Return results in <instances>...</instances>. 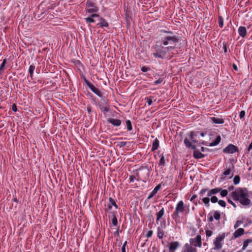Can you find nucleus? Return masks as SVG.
Returning <instances> with one entry per match:
<instances>
[{"label": "nucleus", "instance_id": "36", "mask_svg": "<svg viewBox=\"0 0 252 252\" xmlns=\"http://www.w3.org/2000/svg\"><path fill=\"white\" fill-rule=\"evenodd\" d=\"M112 206L110 204H108L106 205V208H105V211L107 213L111 212L112 211Z\"/></svg>", "mask_w": 252, "mask_h": 252}, {"label": "nucleus", "instance_id": "17", "mask_svg": "<svg viewBox=\"0 0 252 252\" xmlns=\"http://www.w3.org/2000/svg\"><path fill=\"white\" fill-rule=\"evenodd\" d=\"M245 230L242 228H240L237 229L233 234V236L234 238H238L243 234H244Z\"/></svg>", "mask_w": 252, "mask_h": 252}, {"label": "nucleus", "instance_id": "9", "mask_svg": "<svg viewBox=\"0 0 252 252\" xmlns=\"http://www.w3.org/2000/svg\"><path fill=\"white\" fill-rule=\"evenodd\" d=\"M140 170L142 172L140 174L139 173H136V176L137 177V180H142L144 181L145 180H147L149 176V171L146 169H140Z\"/></svg>", "mask_w": 252, "mask_h": 252}, {"label": "nucleus", "instance_id": "46", "mask_svg": "<svg viewBox=\"0 0 252 252\" xmlns=\"http://www.w3.org/2000/svg\"><path fill=\"white\" fill-rule=\"evenodd\" d=\"M6 63V60L5 59L2 61V62L0 66V71L3 69Z\"/></svg>", "mask_w": 252, "mask_h": 252}, {"label": "nucleus", "instance_id": "11", "mask_svg": "<svg viewBox=\"0 0 252 252\" xmlns=\"http://www.w3.org/2000/svg\"><path fill=\"white\" fill-rule=\"evenodd\" d=\"M239 150L238 148L232 144H229L223 150V152L227 154H233Z\"/></svg>", "mask_w": 252, "mask_h": 252}, {"label": "nucleus", "instance_id": "26", "mask_svg": "<svg viewBox=\"0 0 252 252\" xmlns=\"http://www.w3.org/2000/svg\"><path fill=\"white\" fill-rule=\"evenodd\" d=\"M209 197L210 196H207V197H203L202 198V202L205 204V205L206 207H207L210 206V203H209V202H210V198H209Z\"/></svg>", "mask_w": 252, "mask_h": 252}, {"label": "nucleus", "instance_id": "13", "mask_svg": "<svg viewBox=\"0 0 252 252\" xmlns=\"http://www.w3.org/2000/svg\"><path fill=\"white\" fill-rule=\"evenodd\" d=\"M179 243L178 241L171 242L169 244V250L171 252H174L179 247Z\"/></svg>", "mask_w": 252, "mask_h": 252}, {"label": "nucleus", "instance_id": "5", "mask_svg": "<svg viewBox=\"0 0 252 252\" xmlns=\"http://www.w3.org/2000/svg\"><path fill=\"white\" fill-rule=\"evenodd\" d=\"M186 206L184 204L182 200L179 201L176 204L175 210L172 214L171 216L174 220L179 217L180 213H183L186 210Z\"/></svg>", "mask_w": 252, "mask_h": 252}, {"label": "nucleus", "instance_id": "10", "mask_svg": "<svg viewBox=\"0 0 252 252\" xmlns=\"http://www.w3.org/2000/svg\"><path fill=\"white\" fill-rule=\"evenodd\" d=\"M234 167L233 165H232V169L228 168L224 170L222 174L220 177V180L221 181H224L226 179L227 176L230 175V176L228 178L229 179H231L233 176V170Z\"/></svg>", "mask_w": 252, "mask_h": 252}, {"label": "nucleus", "instance_id": "6", "mask_svg": "<svg viewBox=\"0 0 252 252\" xmlns=\"http://www.w3.org/2000/svg\"><path fill=\"white\" fill-rule=\"evenodd\" d=\"M226 236L225 233L220 234L214 240L215 250H220L222 248L223 240Z\"/></svg>", "mask_w": 252, "mask_h": 252}, {"label": "nucleus", "instance_id": "7", "mask_svg": "<svg viewBox=\"0 0 252 252\" xmlns=\"http://www.w3.org/2000/svg\"><path fill=\"white\" fill-rule=\"evenodd\" d=\"M189 242V244L195 248L196 247L201 248L202 247L201 237L200 235H196L194 238H190Z\"/></svg>", "mask_w": 252, "mask_h": 252}, {"label": "nucleus", "instance_id": "52", "mask_svg": "<svg viewBox=\"0 0 252 252\" xmlns=\"http://www.w3.org/2000/svg\"><path fill=\"white\" fill-rule=\"evenodd\" d=\"M223 45V49L224 50V52L226 53L227 52V45L225 42H223L222 43Z\"/></svg>", "mask_w": 252, "mask_h": 252}, {"label": "nucleus", "instance_id": "58", "mask_svg": "<svg viewBox=\"0 0 252 252\" xmlns=\"http://www.w3.org/2000/svg\"><path fill=\"white\" fill-rule=\"evenodd\" d=\"M12 109L14 112H16L17 110V107L15 104H13L12 106Z\"/></svg>", "mask_w": 252, "mask_h": 252}, {"label": "nucleus", "instance_id": "24", "mask_svg": "<svg viewBox=\"0 0 252 252\" xmlns=\"http://www.w3.org/2000/svg\"><path fill=\"white\" fill-rule=\"evenodd\" d=\"M35 66L34 64H31L29 66L28 71H29V73H30V76L31 80L33 79V72L35 70Z\"/></svg>", "mask_w": 252, "mask_h": 252}, {"label": "nucleus", "instance_id": "21", "mask_svg": "<svg viewBox=\"0 0 252 252\" xmlns=\"http://www.w3.org/2000/svg\"><path fill=\"white\" fill-rule=\"evenodd\" d=\"M159 142L157 138H156L152 143V151H155L157 150L159 147Z\"/></svg>", "mask_w": 252, "mask_h": 252}, {"label": "nucleus", "instance_id": "2", "mask_svg": "<svg viewBox=\"0 0 252 252\" xmlns=\"http://www.w3.org/2000/svg\"><path fill=\"white\" fill-rule=\"evenodd\" d=\"M251 192L246 188L238 187L229 194V196L236 201L244 206H249L251 201L250 198Z\"/></svg>", "mask_w": 252, "mask_h": 252}, {"label": "nucleus", "instance_id": "31", "mask_svg": "<svg viewBox=\"0 0 252 252\" xmlns=\"http://www.w3.org/2000/svg\"><path fill=\"white\" fill-rule=\"evenodd\" d=\"M109 203L110 204H111L112 206H114L115 209H118V206L117 205V204H116L115 200L112 198V197H109Z\"/></svg>", "mask_w": 252, "mask_h": 252}, {"label": "nucleus", "instance_id": "23", "mask_svg": "<svg viewBox=\"0 0 252 252\" xmlns=\"http://www.w3.org/2000/svg\"><path fill=\"white\" fill-rule=\"evenodd\" d=\"M97 25H99V26L101 28L108 27L109 26V24L108 22L106 21V20H105L102 17L100 18L99 23L97 24Z\"/></svg>", "mask_w": 252, "mask_h": 252}, {"label": "nucleus", "instance_id": "50", "mask_svg": "<svg viewBox=\"0 0 252 252\" xmlns=\"http://www.w3.org/2000/svg\"><path fill=\"white\" fill-rule=\"evenodd\" d=\"M163 81V79L162 78H160L156 81L154 82L155 85H158V84L161 83Z\"/></svg>", "mask_w": 252, "mask_h": 252}, {"label": "nucleus", "instance_id": "61", "mask_svg": "<svg viewBox=\"0 0 252 252\" xmlns=\"http://www.w3.org/2000/svg\"><path fill=\"white\" fill-rule=\"evenodd\" d=\"M233 69H234L235 70H236V71H237V70H238V68H237V67L236 65V64H233Z\"/></svg>", "mask_w": 252, "mask_h": 252}, {"label": "nucleus", "instance_id": "3", "mask_svg": "<svg viewBox=\"0 0 252 252\" xmlns=\"http://www.w3.org/2000/svg\"><path fill=\"white\" fill-rule=\"evenodd\" d=\"M220 192V194L221 197L226 196L228 194V190L226 189H222L220 188H216L212 189H209L208 188H204L201 189L199 192V194L201 197H203L204 193H207V196H211L212 195L216 194Z\"/></svg>", "mask_w": 252, "mask_h": 252}, {"label": "nucleus", "instance_id": "59", "mask_svg": "<svg viewBox=\"0 0 252 252\" xmlns=\"http://www.w3.org/2000/svg\"><path fill=\"white\" fill-rule=\"evenodd\" d=\"M252 149V143H251V144L249 145V146L248 147L247 151L248 152H250Z\"/></svg>", "mask_w": 252, "mask_h": 252}, {"label": "nucleus", "instance_id": "41", "mask_svg": "<svg viewBox=\"0 0 252 252\" xmlns=\"http://www.w3.org/2000/svg\"><path fill=\"white\" fill-rule=\"evenodd\" d=\"M243 223V221L242 220H237L235 222V224L234 225V228L236 229L238 228L241 224Z\"/></svg>", "mask_w": 252, "mask_h": 252}, {"label": "nucleus", "instance_id": "49", "mask_svg": "<svg viewBox=\"0 0 252 252\" xmlns=\"http://www.w3.org/2000/svg\"><path fill=\"white\" fill-rule=\"evenodd\" d=\"M127 244V242L125 241V243L123 244L122 247V252H126V247Z\"/></svg>", "mask_w": 252, "mask_h": 252}, {"label": "nucleus", "instance_id": "27", "mask_svg": "<svg viewBox=\"0 0 252 252\" xmlns=\"http://www.w3.org/2000/svg\"><path fill=\"white\" fill-rule=\"evenodd\" d=\"M165 165V159L164 158V156L163 154L160 155V158L159 159V165L164 166Z\"/></svg>", "mask_w": 252, "mask_h": 252}, {"label": "nucleus", "instance_id": "48", "mask_svg": "<svg viewBox=\"0 0 252 252\" xmlns=\"http://www.w3.org/2000/svg\"><path fill=\"white\" fill-rule=\"evenodd\" d=\"M245 116V111L244 110L241 111L239 114L240 118L241 119H242L244 118Z\"/></svg>", "mask_w": 252, "mask_h": 252}, {"label": "nucleus", "instance_id": "20", "mask_svg": "<svg viewBox=\"0 0 252 252\" xmlns=\"http://www.w3.org/2000/svg\"><path fill=\"white\" fill-rule=\"evenodd\" d=\"M184 143L186 146V147L189 148H191L193 150H195L196 149V146L195 145H192L191 142L188 138H185L184 139Z\"/></svg>", "mask_w": 252, "mask_h": 252}, {"label": "nucleus", "instance_id": "35", "mask_svg": "<svg viewBox=\"0 0 252 252\" xmlns=\"http://www.w3.org/2000/svg\"><path fill=\"white\" fill-rule=\"evenodd\" d=\"M211 197L210 198V201L213 203H215L218 201V199L216 196H211Z\"/></svg>", "mask_w": 252, "mask_h": 252}, {"label": "nucleus", "instance_id": "38", "mask_svg": "<svg viewBox=\"0 0 252 252\" xmlns=\"http://www.w3.org/2000/svg\"><path fill=\"white\" fill-rule=\"evenodd\" d=\"M154 98L153 96H150L149 97L147 98V102L149 106L151 105L153 103V99Z\"/></svg>", "mask_w": 252, "mask_h": 252}, {"label": "nucleus", "instance_id": "22", "mask_svg": "<svg viewBox=\"0 0 252 252\" xmlns=\"http://www.w3.org/2000/svg\"><path fill=\"white\" fill-rule=\"evenodd\" d=\"M164 214V208H162L158 212H157L156 216V221L158 223V221L162 218V217Z\"/></svg>", "mask_w": 252, "mask_h": 252}, {"label": "nucleus", "instance_id": "30", "mask_svg": "<svg viewBox=\"0 0 252 252\" xmlns=\"http://www.w3.org/2000/svg\"><path fill=\"white\" fill-rule=\"evenodd\" d=\"M214 219L217 220H219L220 219V214L218 211H215L214 212L213 215Z\"/></svg>", "mask_w": 252, "mask_h": 252}, {"label": "nucleus", "instance_id": "45", "mask_svg": "<svg viewBox=\"0 0 252 252\" xmlns=\"http://www.w3.org/2000/svg\"><path fill=\"white\" fill-rule=\"evenodd\" d=\"M195 133L194 132H190L189 133V140H191V141H193V136H195Z\"/></svg>", "mask_w": 252, "mask_h": 252}, {"label": "nucleus", "instance_id": "56", "mask_svg": "<svg viewBox=\"0 0 252 252\" xmlns=\"http://www.w3.org/2000/svg\"><path fill=\"white\" fill-rule=\"evenodd\" d=\"M126 144H127V143H126V142H124V141H123V142H121L120 143L119 145H120V146L121 147H123L125 146L126 145Z\"/></svg>", "mask_w": 252, "mask_h": 252}, {"label": "nucleus", "instance_id": "37", "mask_svg": "<svg viewBox=\"0 0 252 252\" xmlns=\"http://www.w3.org/2000/svg\"><path fill=\"white\" fill-rule=\"evenodd\" d=\"M94 17H87L85 18L86 21L88 23H94V20L93 19Z\"/></svg>", "mask_w": 252, "mask_h": 252}, {"label": "nucleus", "instance_id": "28", "mask_svg": "<svg viewBox=\"0 0 252 252\" xmlns=\"http://www.w3.org/2000/svg\"><path fill=\"white\" fill-rule=\"evenodd\" d=\"M164 233L163 231L161 229H160V228L158 227V229L157 237L159 239H161L164 237Z\"/></svg>", "mask_w": 252, "mask_h": 252}, {"label": "nucleus", "instance_id": "42", "mask_svg": "<svg viewBox=\"0 0 252 252\" xmlns=\"http://www.w3.org/2000/svg\"><path fill=\"white\" fill-rule=\"evenodd\" d=\"M109 106L108 105H106L105 106L101 108V110L105 112H109Z\"/></svg>", "mask_w": 252, "mask_h": 252}, {"label": "nucleus", "instance_id": "29", "mask_svg": "<svg viewBox=\"0 0 252 252\" xmlns=\"http://www.w3.org/2000/svg\"><path fill=\"white\" fill-rule=\"evenodd\" d=\"M252 242V240L251 239H247L243 243V245L242 248V251L245 250L246 248L248 247L249 243Z\"/></svg>", "mask_w": 252, "mask_h": 252}, {"label": "nucleus", "instance_id": "34", "mask_svg": "<svg viewBox=\"0 0 252 252\" xmlns=\"http://www.w3.org/2000/svg\"><path fill=\"white\" fill-rule=\"evenodd\" d=\"M240 178L238 175L235 176L233 179V183L234 185H237L240 183Z\"/></svg>", "mask_w": 252, "mask_h": 252}, {"label": "nucleus", "instance_id": "40", "mask_svg": "<svg viewBox=\"0 0 252 252\" xmlns=\"http://www.w3.org/2000/svg\"><path fill=\"white\" fill-rule=\"evenodd\" d=\"M141 70L143 72H146L151 70V68L148 66H143L141 68Z\"/></svg>", "mask_w": 252, "mask_h": 252}, {"label": "nucleus", "instance_id": "16", "mask_svg": "<svg viewBox=\"0 0 252 252\" xmlns=\"http://www.w3.org/2000/svg\"><path fill=\"white\" fill-rule=\"evenodd\" d=\"M211 121L216 124H222L224 123V121L223 119L221 118H218V117H211Z\"/></svg>", "mask_w": 252, "mask_h": 252}, {"label": "nucleus", "instance_id": "60", "mask_svg": "<svg viewBox=\"0 0 252 252\" xmlns=\"http://www.w3.org/2000/svg\"><path fill=\"white\" fill-rule=\"evenodd\" d=\"M209 221L212 222L214 220V217L213 216H211L208 218Z\"/></svg>", "mask_w": 252, "mask_h": 252}, {"label": "nucleus", "instance_id": "47", "mask_svg": "<svg viewBox=\"0 0 252 252\" xmlns=\"http://www.w3.org/2000/svg\"><path fill=\"white\" fill-rule=\"evenodd\" d=\"M112 223L114 226H117L118 224V220L117 218H113L111 219Z\"/></svg>", "mask_w": 252, "mask_h": 252}, {"label": "nucleus", "instance_id": "54", "mask_svg": "<svg viewBox=\"0 0 252 252\" xmlns=\"http://www.w3.org/2000/svg\"><path fill=\"white\" fill-rule=\"evenodd\" d=\"M197 197L196 194H193L190 198V201L194 203V199Z\"/></svg>", "mask_w": 252, "mask_h": 252}, {"label": "nucleus", "instance_id": "39", "mask_svg": "<svg viewBox=\"0 0 252 252\" xmlns=\"http://www.w3.org/2000/svg\"><path fill=\"white\" fill-rule=\"evenodd\" d=\"M219 27L221 28L223 26V19L222 17H219Z\"/></svg>", "mask_w": 252, "mask_h": 252}, {"label": "nucleus", "instance_id": "19", "mask_svg": "<svg viewBox=\"0 0 252 252\" xmlns=\"http://www.w3.org/2000/svg\"><path fill=\"white\" fill-rule=\"evenodd\" d=\"M193 157L196 159H199L203 158L205 157V155L202 154L198 150H194L193 154Z\"/></svg>", "mask_w": 252, "mask_h": 252}, {"label": "nucleus", "instance_id": "53", "mask_svg": "<svg viewBox=\"0 0 252 252\" xmlns=\"http://www.w3.org/2000/svg\"><path fill=\"white\" fill-rule=\"evenodd\" d=\"M212 231L211 230H207L206 231V235L207 237H210L212 235Z\"/></svg>", "mask_w": 252, "mask_h": 252}, {"label": "nucleus", "instance_id": "64", "mask_svg": "<svg viewBox=\"0 0 252 252\" xmlns=\"http://www.w3.org/2000/svg\"><path fill=\"white\" fill-rule=\"evenodd\" d=\"M14 201H16H16H17V198H15L14 199Z\"/></svg>", "mask_w": 252, "mask_h": 252}, {"label": "nucleus", "instance_id": "51", "mask_svg": "<svg viewBox=\"0 0 252 252\" xmlns=\"http://www.w3.org/2000/svg\"><path fill=\"white\" fill-rule=\"evenodd\" d=\"M153 232L152 230H149L146 234V236L148 238L151 237L153 235Z\"/></svg>", "mask_w": 252, "mask_h": 252}, {"label": "nucleus", "instance_id": "43", "mask_svg": "<svg viewBox=\"0 0 252 252\" xmlns=\"http://www.w3.org/2000/svg\"><path fill=\"white\" fill-rule=\"evenodd\" d=\"M218 204L222 207H225L226 206V203L224 200H220L218 201Z\"/></svg>", "mask_w": 252, "mask_h": 252}, {"label": "nucleus", "instance_id": "25", "mask_svg": "<svg viewBox=\"0 0 252 252\" xmlns=\"http://www.w3.org/2000/svg\"><path fill=\"white\" fill-rule=\"evenodd\" d=\"M221 137L220 135L218 136L215 140L210 144V146H215L217 145L220 141Z\"/></svg>", "mask_w": 252, "mask_h": 252}, {"label": "nucleus", "instance_id": "44", "mask_svg": "<svg viewBox=\"0 0 252 252\" xmlns=\"http://www.w3.org/2000/svg\"><path fill=\"white\" fill-rule=\"evenodd\" d=\"M227 202L232 205L234 207H236V205L235 203L232 201V200L229 197H227Z\"/></svg>", "mask_w": 252, "mask_h": 252}, {"label": "nucleus", "instance_id": "14", "mask_svg": "<svg viewBox=\"0 0 252 252\" xmlns=\"http://www.w3.org/2000/svg\"><path fill=\"white\" fill-rule=\"evenodd\" d=\"M107 122L116 126H119L121 125V121L119 119L109 118L107 120Z\"/></svg>", "mask_w": 252, "mask_h": 252}, {"label": "nucleus", "instance_id": "8", "mask_svg": "<svg viewBox=\"0 0 252 252\" xmlns=\"http://www.w3.org/2000/svg\"><path fill=\"white\" fill-rule=\"evenodd\" d=\"M85 81L87 86L93 93H94L96 95H97L99 97H102V93L99 90L98 88H96L93 84H92L86 79H85Z\"/></svg>", "mask_w": 252, "mask_h": 252}, {"label": "nucleus", "instance_id": "18", "mask_svg": "<svg viewBox=\"0 0 252 252\" xmlns=\"http://www.w3.org/2000/svg\"><path fill=\"white\" fill-rule=\"evenodd\" d=\"M239 34L242 37H245L247 33V30L245 27L241 26L239 28L238 30Z\"/></svg>", "mask_w": 252, "mask_h": 252}, {"label": "nucleus", "instance_id": "4", "mask_svg": "<svg viewBox=\"0 0 252 252\" xmlns=\"http://www.w3.org/2000/svg\"><path fill=\"white\" fill-rule=\"evenodd\" d=\"M86 10L87 12L91 14L90 16H99L96 14L98 11V7L95 3L91 0H87L86 3Z\"/></svg>", "mask_w": 252, "mask_h": 252}, {"label": "nucleus", "instance_id": "63", "mask_svg": "<svg viewBox=\"0 0 252 252\" xmlns=\"http://www.w3.org/2000/svg\"><path fill=\"white\" fill-rule=\"evenodd\" d=\"M201 151L204 152L205 151V148L203 147H202L201 148Z\"/></svg>", "mask_w": 252, "mask_h": 252}, {"label": "nucleus", "instance_id": "32", "mask_svg": "<svg viewBox=\"0 0 252 252\" xmlns=\"http://www.w3.org/2000/svg\"><path fill=\"white\" fill-rule=\"evenodd\" d=\"M126 123L127 130L128 131H131L132 129V126L131 125V121L129 120H127L126 121Z\"/></svg>", "mask_w": 252, "mask_h": 252}, {"label": "nucleus", "instance_id": "15", "mask_svg": "<svg viewBox=\"0 0 252 252\" xmlns=\"http://www.w3.org/2000/svg\"><path fill=\"white\" fill-rule=\"evenodd\" d=\"M161 188V185L160 184L157 186L150 193L148 196V199H150L152 198L160 189Z\"/></svg>", "mask_w": 252, "mask_h": 252}, {"label": "nucleus", "instance_id": "55", "mask_svg": "<svg viewBox=\"0 0 252 252\" xmlns=\"http://www.w3.org/2000/svg\"><path fill=\"white\" fill-rule=\"evenodd\" d=\"M136 179V177L134 176H129V180L130 182H133L134 180Z\"/></svg>", "mask_w": 252, "mask_h": 252}, {"label": "nucleus", "instance_id": "62", "mask_svg": "<svg viewBox=\"0 0 252 252\" xmlns=\"http://www.w3.org/2000/svg\"><path fill=\"white\" fill-rule=\"evenodd\" d=\"M131 17H127V16H126L125 17V19L126 21H129V19Z\"/></svg>", "mask_w": 252, "mask_h": 252}, {"label": "nucleus", "instance_id": "1", "mask_svg": "<svg viewBox=\"0 0 252 252\" xmlns=\"http://www.w3.org/2000/svg\"><path fill=\"white\" fill-rule=\"evenodd\" d=\"M162 34L159 41L153 47L155 52L152 53L156 58L163 59L167 54H172V51L179 42V39L173 32L161 30Z\"/></svg>", "mask_w": 252, "mask_h": 252}, {"label": "nucleus", "instance_id": "57", "mask_svg": "<svg viewBox=\"0 0 252 252\" xmlns=\"http://www.w3.org/2000/svg\"><path fill=\"white\" fill-rule=\"evenodd\" d=\"M228 189L229 191L233 190H234V187L233 185L229 186L228 187Z\"/></svg>", "mask_w": 252, "mask_h": 252}, {"label": "nucleus", "instance_id": "12", "mask_svg": "<svg viewBox=\"0 0 252 252\" xmlns=\"http://www.w3.org/2000/svg\"><path fill=\"white\" fill-rule=\"evenodd\" d=\"M181 252H197L196 248L193 247L188 243L185 244Z\"/></svg>", "mask_w": 252, "mask_h": 252}, {"label": "nucleus", "instance_id": "33", "mask_svg": "<svg viewBox=\"0 0 252 252\" xmlns=\"http://www.w3.org/2000/svg\"><path fill=\"white\" fill-rule=\"evenodd\" d=\"M109 214V218L112 219L117 218L116 215L117 214V212L112 211L108 213Z\"/></svg>", "mask_w": 252, "mask_h": 252}]
</instances>
